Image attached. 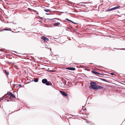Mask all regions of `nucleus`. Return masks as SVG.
<instances>
[{"instance_id": "nucleus-1", "label": "nucleus", "mask_w": 125, "mask_h": 125, "mask_svg": "<svg viewBox=\"0 0 125 125\" xmlns=\"http://www.w3.org/2000/svg\"><path fill=\"white\" fill-rule=\"evenodd\" d=\"M91 87L93 89L96 90L98 89L103 88V87L96 85V83L94 82H92L90 83Z\"/></svg>"}, {"instance_id": "nucleus-2", "label": "nucleus", "mask_w": 125, "mask_h": 125, "mask_svg": "<svg viewBox=\"0 0 125 125\" xmlns=\"http://www.w3.org/2000/svg\"><path fill=\"white\" fill-rule=\"evenodd\" d=\"M42 83L44 84H45L47 85H50V82L48 81L46 79H43L42 80Z\"/></svg>"}, {"instance_id": "nucleus-3", "label": "nucleus", "mask_w": 125, "mask_h": 125, "mask_svg": "<svg viewBox=\"0 0 125 125\" xmlns=\"http://www.w3.org/2000/svg\"><path fill=\"white\" fill-rule=\"evenodd\" d=\"M7 94L8 95H9L10 96V97L9 98L10 99H11V97L12 98H15V96L12 94L11 92H8L7 93Z\"/></svg>"}, {"instance_id": "nucleus-4", "label": "nucleus", "mask_w": 125, "mask_h": 125, "mask_svg": "<svg viewBox=\"0 0 125 125\" xmlns=\"http://www.w3.org/2000/svg\"><path fill=\"white\" fill-rule=\"evenodd\" d=\"M60 92L62 95L65 96H67L68 94H67L66 92L61 91H60Z\"/></svg>"}, {"instance_id": "nucleus-5", "label": "nucleus", "mask_w": 125, "mask_h": 125, "mask_svg": "<svg viewBox=\"0 0 125 125\" xmlns=\"http://www.w3.org/2000/svg\"><path fill=\"white\" fill-rule=\"evenodd\" d=\"M41 38L45 42H47L49 40V39L47 38L44 36L42 37Z\"/></svg>"}, {"instance_id": "nucleus-6", "label": "nucleus", "mask_w": 125, "mask_h": 125, "mask_svg": "<svg viewBox=\"0 0 125 125\" xmlns=\"http://www.w3.org/2000/svg\"><path fill=\"white\" fill-rule=\"evenodd\" d=\"M66 69L70 70H75V68L74 67H68L66 68Z\"/></svg>"}, {"instance_id": "nucleus-7", "label": "nucleus", "mask_w": 125, "mask_h": 125, "mask_svg": "<svg viewBox=\"0 0 125 125\" xmlns=\"http://www.w3.org/2000/svg\"><path fill=\"white\" fill-rule=\"evenodd\" d=\"M120 6H118L117 7H115L113 8H112L110 9V10H114L118 9L120 7Z\"/></svg>"}, {"instance_id": "nucleus-8", "label": "nucleus", "mask_w": 125, "mask_h": 125, "mask_svg": "<svg viewBox=\"0 0 125 125\" xmlns=\"http://www.w3.org/2000/svg\"><path fill=\"white\" fill-rule=\"evenodd\" d=\"M92 72L93 73H94L95 74H99V73H98V72H96L95 71H92Z\"/></svg>"}, {"instance_id": "nucleus-9", "label": "nucleus", "mask_w": 125, "mask_h": 125, "mask_svg": "<svg viewBox=\"0 0 125 125\" xmlns=\"http://www.w3.org/2000/svg\"><path fill=\"white\" fill-rule=\"evenodd\" d=\"M60 24V23L59 22H58L56 23H54L53 24V25L56 26L59 25Z\"/></svg>"}, {"instance_id": "nucleus-10", "label": "nucleus", "mask_w": 125, "mask_h": 125, "mask_svg": "<svg viewBox=\"0 0 125 125\" xmlns=\"http://www.w3.org/2000/svg\"><path fill=\"white\" fill-rule=\"evenodd\" d=\"M34 79V81L35 82H37L38 81V80L37 78H35Z\"/></svg>"}, {"instance_id": "nucleus-11", "label": "nucleus", "mask_w": 125, "mask_h": 125, "mask_svg": "<svg viewBox=\"0 0 125 125\" xmlns=\"http://www.w3.org/2000/svg\"><path fill=\"white\" fill-rule=\"evenodd\" d=\"M44 10L47 12H48V11H50V10L48 9L45 10Z\"/></svg>"}, {"instance_id": "nucleus-12", "label": "nucleus", "mask_w": 125, "mask_h": 125, "mask_svg": "<svg viewBox=\"0 0 125 125\" xmlns=\"http://www.w3.org/2000/svg\"><path fill=\"white\" fill-rule=\"evenodd\" d=\"M50 85L52 87H54V86H53V85H52V83L50 82V85Z\"/></svg>"}, {"instance_id": "nucleus-13", "label": "nucleus", "mask_w": 125, "mask_h": 125, "mask_svg": "<svg viewBox=\"0 0 125 125\" xmlns=\"http://www.w3.org/2000/svg\"><path fill=\"white\" fill-rule=\"evenodd\" d=\"M66 19L67 20H68V21H71V22H73V23H74V24H76V23H74L72 21H70V20H68V19Z\"/></svg>"}, {"instance_id": "nucleus-14", "label": "nucleus", "mask_w": 125, "mask_h": 125, "mask_svg": "<svg viewBox=\"0 0 125 125\" xmlns=\"http://www.w3.org/2000/svg\"><path fill=\"white\" fill-rule=\"evenodd\" d=\"M5 73L7 75H8L9 74V73L8 72H6V71H5Z\"/></svg>"}, {"instance_id": "nucleus-15", "label": "nucleus", "mask_w": 125, "mask_h": 125, "mask_svg": "<svg viewBox=\"0 0 125 125\" xmlns=\"http://www.w3.org/2000/svg\"><path fill=\"white\" fill-rule=\"evenodd\" d=\"M4 30H6V31H7V30H8V29L3 30H0V31H3Z\"/></svg>"}, {"instance_id": "nucleus-16", "label": "nucleus", "mask_w": 125, "mask_h": 125, "mask_svg": "<svg viewBox=\"0 0 125 125\" xmlns=\"http://www.w3.org/2000/svg\"><path fill=\"white\" fill-rule=\"evenodd\" d=\"M111 74L112 75H114V73H111Z\"/></svg>"}, {"instance_id": "nucleus-17", "label": "nucleus", "mask_w": 125, "mask_h": 125, "mask_svg": "<svg viewBox=\"0 0 125 125\" xmlns=\"http://www.w3.org/2000/svg\"><path fill=\"white\" fill-rule=\"evenodd\" d=\"M19 86H21V84H19Z\"/></svg>"}, {"instance_id": "nucleus-18", "label": "nucleus", "mask_w": 125, "mask_h": 125, "mask_svg": "<svg viewBox=\"0 0 125 125\" xmlns=\"http://www.w3.org/2000/svg\"><path fill=\"white\" fill-rule=\"evenodd\" d=\"M103 80L104 81L105 80L104 79H103Z\"/></svg>"}, {"instance_id": "nucleus-19", "label": "nucleus", "mask_w": 125, "mask_h": 125, "mask_svg": "<svg viewBox=\"0 0 125 125\" xmlns=\"http://www.w3.org/2000/svg\"><path fill=\"white\" fill-rule=\"evenodd\" d=\"M46 14H47V13H46Z\"/></svg>"}, {"instance_id": "nucleus-20", "label": "nucleus", "mask_w": 125, "mask_h": 125, "mask_svg": "<svg viewBox=\"0 0 125 125\" xmlns=\"http://www.w3.org/2000/svg\"><path fill=\"white\" fill-rule=\"evenodd\" d=\"M3 56H4V55H3Z\"/></svg>"}, {"instance_id": "nucleus-21", "label": "nucleus", "mask_w": 125, "mask_h": 125, "mask_svg": "<svg viewBox=\"0 0 125 125\" xmlns=\"http://www.w3.org/2000/svg\"><path fill=\"white\" fill-rule=\"evenodd\" d=\"M7 101H9L8 100Z\"/></svg>"}, {"instance_id": "nucleus-22", "label": "nucleus", "mask_w": 125, "mask_h": 125, "mask_svg": "<svg viewBox=\"0 0 125 125\" xmlns=\"http://www.w3.org/2000/svg\"><path fill=\"white\" fill-rule=\"evenodd\" d=\"M18 56H19V55H17Z\"/></svg>"}, {"instance_id": "nucleus-23", "label": "nucleus", "mask_w": 125, "mask_h": 125, "mask_svg": "<svg viewBox=\"0 0 125 125\" xmlns=\"http://www.w3.org/2000/svg\"><path fill=\"white\" fill-rule=\"evenodd\" d=\"M124 15H125V14Z\"/></svg>"}]
</instances>
